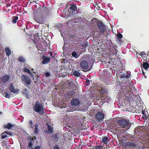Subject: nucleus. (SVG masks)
<instances>
[{
    "label": "nucleus",
    "mask_w": 149,
    "mask_h": 149,
    "mask_svg": "<svg viewBox=\"0 0 149 149\" xmlns=\"http://www.w3.org/2000/svg\"><path fill=\"white\" fill-rule=\"evenodd\" d=\"M77 9V8L76 5L71 4L70 5V7L68 8V11L69 12L70 15H74L75 14V12Z\"/></svg>",
    "instance_id": "6"
},
{
    "label": "nucleus",
    "mask_w": 149,
    "mask_h": 149,
    "mask_svg": "<svg viewBox=\"0 0 149 149\" xmlns=\"http://www.w3.org/2000/svg\"><path fill=\"white\" fill-rule=\"evenodd\" d=\"M141 53L142 55H146L145 53L144 52H141Z\"/></svg>",
    "instance_id": "54"
},
{
    "label": "nucleus",
    "mask_w": 149,
    "mask_h": 149,
    "mask_svg": "<svg viewBox=\"0 0 149 149\" xmlns=\"http://www.w3.org/2000/svg\"><path fill=\"white\" fill-rule=\"evenodd\" d=\"M74 1H79L78 0H74Z\"/></svg>",
    "instance_id": "60"
},
{
    "label": "nucleus",
    "mask_w": 149,
    "mask_h": 149,
    "mask_svg": "<svg viewBox=\"0 0 149 149\" xmlns=\"http://www.w3.org/2000/svg\"><path fill=\"white\" fill-rule=\"evenodd\" d=\"M42 63L45 64L48 63L50 61L51 58L50 57H48L43 55L42 57Z\"/></svg>",
    "instance_id": "13"
},
{
    "label": "nucleus",
    "mask_w": 149,
    "mask_h": 149,
    "mask_svg": "<svg viewBox=\"0 0 149 149\" xmlns=\"http://www.w3.org/2000/svg\"><path fill=\"white\" fill-rule=\"evenodd\" d=\"M80 70H74L72 71V74L75 77H79L81 75Z\"/></svg>",
    "instance_id": "19"
},
{
    "label": "nucleus",
    "mask_w": 149,
    "mask_h": 149,
    "mask_svg": "<svg viewBox=\"0 0 149 149\" xmlns=\"http://www.w3.org/2000/svg\"><path fill=\"white\" fill-rule=\"evenodd\" d=\"M47 130H46V132L47 134H51L53 131V129L51 125H49L48 123L47 124Z\"/></svg>",
    "instance_id": "17"
},
{
    "label": "nucleus",
    "mask_w": 149,
    "mask_h": 149,
    "mask_svg": "<svg viewBox=\"0 0 149 149\" xmlns=\"http://www.w3.org/2000/svg\"><path fill=\"white\" fill-rule=\"evenodd\" d=\"M130 91V90H128V91Z\"/></svg>",
    "instance_id": "63"
},
{
    "label": "nucleus",
    "mask_w": 149,
    "mask_h": 149,
    "mask_svg": "<svg viewBox=\"0 0 149 149\" xmlns=\"http://www.w3.org/2000/svg\"><path fill=\"white\" fill-rule=\"evenodd\" d=\"M9 89L10 91L12 92L15 93H17L19 91V90L18 89H15L14 86L13 85V83H11L10 84Z\"/></svg>",
    "instance_id": "14"
},
{
    "label": "nucleus",
    "mask_w": 149,
    "mask_h": 149,
    "mask_svg": "<svg viewBox=\"0 0 149 149\" xmlns=\"http://www.w3.org/2000/svg\"><path fill=\"white\" fill-rule=\"evenodd\" d=\"M127 145L129 147L131 148H134L138 146L136 144L132 142H128Z\"/></svg>",
    "instance_id": "21"
},
{
    "label": "nucleus",
    "mask_w": 149,
    "mask_h": 149,
    "mask_svg": "<svg viewBox=\"0 0 149 149\" xmlns=\"http://www.w3.org/2000/svg\"><path fill=\"white\" fill-rule=\"evenodd\" d=\"M76 12L77 13H81L83 12V11H82V10L81 8H79L77 10H76Z\"/></svg>",
    "instance_id": "45"
},
{
    "label": "nucleus",
    "mask_w": 149,
    "mask_h": 149,
    "mask_svg": "<svg viewBox=\"0 0 149 149\" xmlns=\"http://www.w3.org/2000/svg\"><path fill=\"white\" fill-rule=\"evenodd\" d=\"M6 134L8 135H9L10 136H12L13 135V134L9 132H7L6 131H4L2 133V134Z\"/></svg>",
    "instance_id": "40"
},
{
    "label": "nucleus",
    "mask_w": 149,
    "mask_h": 149,
    "mask_svg": "<svg viewBox=\"0 0 149 149\" xmlns=\"http://www.w3.org/2000/svg\"><path fill=\"white\" fill-rule=\"evenodd\" d=\"M74 36L72 35L71 36H70V38H73Z\"/></svg>",
    "instance_id": "57"
},
{
    "label": "nucleus",
    "mask_w": 149,
    "mask_h": 149,
    "mask_svg": "<svg viewBox=\"0 0 149 149\" xmlns=\"http://www.w3.org/2000/svg\"><path fill=\"white\" fill-rule=\"evenodd\" d=\"M81 103V100L78 98H73L71 100V104L75 107L79 106Z\"/></svg>",
    "instance_id": "9"
},
{
    "label": "nucleus",
    "mask_w": 149,
    "mask_h": 149,
    "mask_svg": "<svg viewBox=\"0 0 149 149\" xmlns=\"http://www.w3.org/2000/svg\"><path fill=\"white\" fill-rule=\"evenodd\" d=\"M53 149H61L59 146L57 144H55L53 147Z\"/></svg>",
    "instance_id": "41"
},
{
    "label": "nucleus",
    "mask_w": 149,
    "mask_h": 149,
    "mask_svg": "<svg viewBox=\"0 0 149 149\" xmlns=\"http://www.w3.org/2000/svg\"><path fill=\"white\" fill-rule=\"evenodd\" d=\"M98 28L100 31L102 33H104L106 31V26L101 21H98L97 22Z\"/></svg>",
    "instance_id": "7"
},
{
    "label": "nucleus",
    "mask_w": 149,
    "mask_h": 149,
    "mask_svg": "<svg viewBox=\"0 0 149 149\" xmlns=\"http://www.w3.org/2000/svg\"><path fill=\"white\" fill-rule=\"evenodd\" d=\"M29 127V128L33 129V121L31 120H30L28 121Z\"/></svg>",
    "instance_id": "28"
},
{
    "label": "nucleus",
    "mask_w": 149,
    "mask_h": 149,
    "mask_svg": "<svg viewBox=\"0 0 149 149\" xmlns=\"http://www.w3.org/2000/svg\"><path fill=\"white\" fill-rule=\"evenodd\" d=\"M109 50H110V52H112V53L113 52V54H116L117 52V49L114 47H112L110 48Z\"/></svg>",
    "instance_id": "29"
},
{
    "label": "nucleus",
    "mask_w": 149,
    "mask_h": 149,
    "mask_svg": "<svg viewBox=\"0 0 149 149\" xmlns=\"http://www.w3.org/2000/svg\"><path fill=\"white\" fill-rule=\"evenodd\" d=\"M74 94L72 91H68L67 93V97L68 98L71 97Z\"/></svg>",
    "instance_id": "34"
},
{
    "label": "nucleus",
    "mask_w": 149,
    "mask_h": 149,
    "mask_svg": "<svg viewBox=\"0 0 149 149\" xmlns=\"http://www.w3.org/2000/svg\"><path fill=\"white\" fill-rule=\"evenodd\" d=\"M33 109V111L38 113L40 115H42L44 114V108L43 105L40 103L39 100L36 102Z\"/></svg>",
    "instance_id": "2"
},
{
    "label": "nucleus",
    "mask_w": 149,
    "mask_h": 149,
    "mask_svg": "<svg viewBox=\"0 0 149 149\" xmlns=\"http://www.w3.org/2000/svg\"><path fill=\"white\" fill-rule=\"evenodd\" d=\"M85 84H86V86H88V85H89L90 84V82L89 80V79H87V78L86 79Z\"/></svg>",
    "instance_id": "46"
},
{
    "label": "nucleus",
    "mask_w": 149,
    "mask_h": 149,
    "mask_svg": "<svg viewBox=\"0 0 149 149\" xmlns=\"http://www.w3.org/2000/svg\"><path fill=\"white\" fill-rule=\"evenodd\" d=\"M35 128L34 130V132L35 134H37L38 133L39 125L37 123H36L35 124Z\"/></svg>",
    "instance_id": "27"
},
{
    "label": "nucleus",
    "mask_w": 149,
    "mask_h": 149,
    "mask_svg": "<svg viewBox=\"0 0 149 149\" xmlns=\"http://www.w3.org/2000/svg\"><path fill=\"white\" fill-rule=\"evenodd\" d=\"M100 8V7H99L98 8H97V9L99 10Z\"/></svg>",
    "instance_id": "61"
},
{
    "label": "nucleus",
    "mask_w": 149,
    "mask_h": 149,
    "mask_svg": "<svg viewBox=\"0 0 149 149\" xmlns=\"http://www.w3.org/2000/svg\"><path fill=\"white\" fill-rule=\"evenodd\" d=\"M109 140V138L107 136L103 137L100 139L101 142L105 144H107L108 143Z\"/></svg>",
    "instance_id": "16"
},
{
    "label": "nucleus",
    "mask_w": 149,
    "mask_h": 149,
    "mask_svg": "<svg viewBox=\"0 0 149 149\" xmlns=\"http://www.w3.org/2000/svg\"><path fill=\"white\" fill-rule=\"evenodd\" d=\"M40 11V12L43 14L42 15H44V16L46 15V17L49 15L51 10L47 8H42Z\"/></svg>",
    "instance_id": "12"
},
{
    "label": "nucleus",
    "mask_w": 149,
    "mask_h": 149,
    "mask_svg": "<svg viewBox=\"0 0 149 149\" xmlns=\"http://www.w3.org/2000/svg\"><path fill=\"white\" fill-rule=\"evenodd\" d=\"M126 82L122 84L121 83V85L122 86V85H123V87L122 88L125 89H129L128 88H130V87L129 86L128 87L127 86H126Z\"/></svg>",
    "instance_id": "37"
},
{
    "label": "nucleus",
    "mask_w": 149,
    "mask_h": 149,
    "mask_svg": "<svg viewBox=\"0 0 149 149\" xmlns=\"http://www.w3.org/2000/svg\"><path fill=\"white\" fill-rule=\"evenodd\" d=\"M100 92L99 93L100 94L102 95L104 94H107L108 93V90L106 88H102L100 90Z\"/></svg>",
    "instance_id": "20"
},
{
    "label": "nucleus",
    "mask_w": 149,
    "mask_h": 149,
    "mask_svg": "<svg viewBox=\"0 0 149 149\" xmlns=\"http://www.w3.org/2000/svg\"><path fill=\"white\" fill-rule=\"evenodd\" d=\"M130 76V74L129 73L127 72L126 74H123L120 75V78H126L127 79H128Z\"/></svg>",
    "instance_id": "24"
},
{
    "label": "nucleus",
    "mask_w": 149,
    "mask_h": 149,
    "mask_svg": "<svg viewBox=\"0 0 149 149\" xmlns=\"http://www.w3.org/2000/svg\"><path fill=\"white\" fill-rule=\"evenodd\" d=\"M33 70H34V69H31V71H32L34 73H36L35 72H33Z\"/></svg>",
    "instance_id": "59"
},
{
    "label": "nucleus",
    "mask_w": 149,
    "mask_h": 149,
    "mask_svg": "<svg viewBox=\"0 0 149 149\" xmlns=\"http://www.w3.org/2000/svg\"><path fill=\"white\" fill-rule=\"evenodd\" d=\"M118 123L120 127L127 130L130 128L131 124L129 121L125 118H121L118 121Z\"/></svg>",
    "instance_id": "4"
},
{
    "label": "nucleus",
    "mask_w": 149,
    "mask_h": 149,
    "mask_svg": "<svg viewBox=\"0 0 149 149\" xmlns=\"http://www.w3.org/2000/svg\"><path fill=\"white\" fill-rule=\"evenodd\" d=\"M23 71L24 72H27L31 77H33V72H31L29 69L26 68L24 67Z\"/></svg>",
    "instance_id": "23"
},
{
    "label": "nucleus",
    "mask_w": 149,
    "mask_h": 149,
    "mask_svg": "<svg viewBox=\"0 0 149 149\" xmlns=\"http://www.w3.org/2000/svg\"><path fill=\"white\" fill-rule=\"evenodd\" d=\"M18 60L21 62L24 63L25 61V58L22 56H20L19 57Z\"/></svg>",
    "instance_id": "31"
},
{
    "label": "nucleus",
    "mask_w": 149,
    "mask_h": 149,
    "mask_svg": "<svg viewBox=\"0 0 149 149\" xmlns=\"http://www.w3.org/2000/svg\"><path fill=\"white\" fill-rule=\"evenodd\" d=\"M102 149H108V148H107V147H104V148L103 147Z\"/></svg>",
    "instance_id": "56"
},
{
    "label": "nucleus",
    "mask_w": 149,
    "mask_h": 149,
    "mask_svg": "<svg viewBox=\"0 0 149 149\" xmlns=\"http://www.w3.org/2000/svg\"><path fill=\"white\" fill-rule=\"evenodd\" d=\"M3 95L6 98H10L11 97L10 93H8L7 92H5L3 94Z\"/></svg>",
    "instance_id": "35"
},
{
    "label": "nucleus",
    "mask_w": 149,
    "mask_h": 149,
    "mask_svg": "<svg viewBox=\"0 0 149 149\" xmlns=\"http://www.w3.org/2000/svg\"><path fill=\"white\" fill-rule=\"evenodd\" d=\"M22 81L26 86L29 85L31 83V79L28 76L23 74L21 77Z\"/></svg>",
    "instance_id": "5"
},
{
    "label": "nucleus",
    "mask_w": 149,
    "mask_h": 149,
    "mask_svg": "<svg viewBox=\"0 0 149 149\" xmlns=\"http://www.w3.org/2000/svg\"><path fill=\"white\" fill-rule=\"evenodd\" d=\"M118 44L121 45L122 44H123V43L122 41H121V39H118Z\"/></svg>",
    "instance_id": "49"
},
{
    "label": "nucleus",
    "mask_w": 149,
    "mask_h": 149,
    "mask_svg": "<svg viewBox=\"0 0 149 149\" xmlns=\"http://www.w3.org/2000/svg\"><path fill=\"white\" fill-rule=\"evenodd\" d=\"M23 93L26 95H28V92L27 89H24L23 91Z\"/></svg>",
    "instance_id": "44"
},
{
    "label": "nucleus",
    "mask_w": 149,
    "mask_h": 149,
    "mask_svg": "<svg viewBox=\"0 0 149 149\" xmlns=\"http://www.w3.org/2000/svg\"><path fill=\"white\" fill-rule=\"evenodd\" d=\"M18 18L17 16H15L13 17L12 20V22L13 23H16L17 22V20L18 19Z\"/></svg>",
    "instance_id": "38"
},
{
    "label": "nucleus",
    "mask_w": 149,
    "mask_h": 149,
    "mask_svg": "<svg viewBox=\"0 0 149 149\" xmlns=\"http://www.w3.org/2000/svg\"><path fill=\"white\" fill-rule=\"evenodd\" d=\"M78 18H77L76 19L75 18H73L72 19V22H74L75 23H79V21H78Z\"/></svg>",
    "instance_id": "42"
},
{
    "label": "nucleus",
    "mask_w": 149,
    "mask_h": 149,
    "mask_svg": "<svg viewBox=\"0 0 149 149\" xmlns=\"http://www.w3.org/2000/svg\"><path fill=\"white\" fill-rule=\"evenodd\" d=\"M45 76L48 77L49 76L50 73L49 72H47L45 74Z\"/></svg>",
    "instance_id": "51"
},
{
    "label": "nucleus",
    "mask_w": 149,
    "mask_h": 149,
    "mask_svg": "<svg viewBox=\"0 0 149 149\" xmlns=\"http://www.w3.org/2000/svg\"><path fill=\"white\" fill-rule=\"evenodd\" d=\"M116 133L118 135V136L120 138H123L125 137V131L124 130L119 129V128H116Z\"/></svg>",
    "instance_id": "8"
},
{
    "label": "nucleus",
    "mask_w": 149,
    "mask_h": 149,
    "mask_svg": "<svg viewBox=\"0 0 149 149\" xmlns=\"http://www.w3.org/2000/svg\"><path fill=\"white\" fill-rule=\"evenodd\" d=\"M117 38L118 39H120L123 38L122 35L120 33H118L117 34Z\"/></svg>",
    "instance_id": "39"
},
{
    "label": "nucleus",
    "mask_w": 149,
    "mask_h": 149,
    "mask_svg": "<svg viewBox=\"0 0 149 149\" xmlns=\"http://www.w3.org/2000/svg\"><path fill=\"white\" fill-rule=\"evenodd\" d=\"M104 115V113L101 111H99L97 113L95 116V119L98 121L103 120Z\"/></svg>",
    "instance_id": "11"
},
{
    "label": "nucleus",
    "mask_w": 149,
    "mask_h": 149,
    "mask_svg": "<svg viewBox=\"0 0 149 149\" xmlns=\"http://www.w3.org/2000/svg\"><path fill=\"white\" fill-rule=\"evenodd\" d=\"M33 143L32 142V141L30 140L28 143V149H33Z\"/></svg>",
    "instance_id": "33"
},
{
    "label": "nucleus",
    "mask_w": 149,
    "mask_h": 149,
    "mask_svg": "<svg viewBox=\"0 0 149 149\" xmlns=\"http://www.w3.org/2000/svg\"><path fill=\"white\" fill-rule=\"evenodd\" d=\"M39 13L36 12L33 15L34 19L37 22L41 24H44L47 20L46 15L44 16L41 12Z\"/></svg>",
    "instance_id": "1"
},
{
    "label": "nucleus",
    "mask_w": 149,
    "mask_h": 149,
    "mask_svg": "<svg viewBox=\"0 0 149 149\" xmlns=\"http://www.w3.org/2000/svg\"><path fill=\"white\" fill-rule=\"evenodd\" d=\"M61 137L62 135L60 132L54 133L52 136L53 140L57 142L61 141Z\"/></svg>",
    "instance_id": "10"
},
{
    "label": "nucleus",
    "mask_w": 149,
    "mask_h": 149,
    "mask_svg": "<svg viewBox=\"0 0 149 149\" xmlns=\"http://www.w3.org/2000/svg\"><path fill=\"white\" fill-rule=\"evenodd\" d=\"M1 79L2 81L5 83L9 81V77L8 74H6L2 77Z\"/></svg>",
    "instance_id": "18"
},
{
    "label": "nucleus",
    "mask_w": 149,
    "mask_h": 149,
    "mask_svg": "<svg viewBox=\"0 0 149 149\" xmlns=\"http://www.w3.org/2000/svg\"><path fill=\"white\" fill-rule=\"evenodd\" d=\"M87 56V55H84L80 59L79 65L82 71L84 72L88 71L89 70L88 62L85 60Z\"/></svg>",
    "instance_id": "3"
},
{
    "label": "nucleus",
    "mask_w": 149,
    "mask_h": 149,
    "mask_svg": "<svg viewBox=\"0 0 149 149\" xmlns=\"http://www.w3.org/2000/svg\"><path fill=\"white\" fill-rule=\"evenodd\" d=\"M5 51L6 55L7 56H9L11 54V50L8 47H6L5 48Z\"/></svg>",
    "instance_id": "25"
},
{
    "label": "nucleus",
    "mask_w": 149,
    "mask_h": 149,
    "mask_svg": "<svg viewBox=\"0 0 149 149\" xmlns=\"http://www.w3.org/2000/svg\"><path fill=\"white\" fill-rule=\"evenodd\" d=\"M144 149L143 148H140V149Z\"/></svg>",
    "instance_id": "62"
},
{
    "label": "nucleus",
    "mask_w": 149,
    "mask_h": 149,
    "mask_svg": "<svg viewBox=\"0 0 149 149\" xmlns=\"http://www.w3.org/2000/svg\"><path fill=\"white\" fill-rule=\"evenodd\" d=\"M40 148L41 147L40 146H37L35 147L34 149H40Z\"/></svg>",
    "instance_id": "52"
},
{
    "label": "nucleus",
    "mask_w": 149,
    "mask_h": 149,
    "mask_svg": "<svg viewBox=\"0 0 149 149\" xmlns=\"http://www.w3.org/2000/svg\"><path fill=\"white\" fill-rule=\"evenodd\" d=\"M1 135V138L2 139H5L7 136L6 135L2 134H2Z\"/></svg>",
    "instance_id": "50"
},
{
    "label": "nucleus",
    "mask_w": 149,
    "mask_h": 149,
    "mask_svg": "<svg viewBox=\"0 0 149 149\" xmlns=\"http://www.w3.org/2000/svg\"><path fill=\"white\" fill-rule=\"evenodd\" d=\"M69 86L73 88L74 86V81L72 79H70L67 82Z\"/></svg>",
    "instance_id": "22"
},
{
    "label": "nucleus",
    "mask_w": 149,
    "mask_h": 149,
    "mask_svg": "<svg viewBox=\"0 0 149 149\" xmlns=\"http://www.w3.org/2000/svg\"><path fill=\"white\" fill-rule=\"evenodd\" d=\"M143 127L142 126H137L136 127L134 130L135 133L139 136L141 134V131L142 130L141 129Z\"/></svg>",
    "instance_id": "15"
},
{
    "label": "nucleus",
    "mask_w": 149,
    "mask_h": 149,
    "mask_svg": "<svg viewBox=\"0 0 149 149\" xmlns=\"http://www.w3.org/2000/svg\"><path fill=\"white\" fill-rule=\"evenodd\" d=\"M71 55L73 57L75 58H78L80 55V54L78 55V52L76 51L72 52L71 53Z\"/></svg>",
    "instance_id": "26"
},
{
    "label": "nucleus",
    "mask_w": 149,
    "mask_h": 149,
    "mask_svg": "<svg viewBox=\"0 0 149 149\" xmlns=\"http://www.w3.org/2000/svg\"><path fill=\"white\" fill-rule=\"evenodd\" d=\"M142 74L144 75L145 78H146L147 77L145 75V73L143 71H142Z\"/></svg>",
    "instance_id": "53"
},
{
    "label": "nucleus",
    "mask_w": 149,
    "mask_h": 149,
    "mask_svg": "<svg viewBox=\"0 0 149 149\" xmlns=\"http://www.w3.org/2000/svg\"><path fill=\"white\" fill-rule=\"evenodd\" d=\"M69 4H67L66 5V7H69Z\"/></svg>",
    "instance_id": "58"
},
{
    "label": "nucleus",
    "mask_w": 149,
    "mask_h": 149,
    "mask_svg": "<svg viewBox=\"0 0 149 149\" xmlns=\"http://www.w3.org/2000/svg\"><path fill=\"white\" fill-rule=\"evenodd\" d=\"M128 138L130 139L131 141H134L136 140V138L133 135L129 134L128 136Z\"/></svg>",
    "instance_id": "36"
},
{
    "label": "nucleus",
    "mask_w": 149,
    "mask_h": 149,
    "mask_svg": "<svg viewBox=\"0 0 149 149\" xmlns=\"http://www.w3.org/2000/svg\"><path fill=\"white\" fill-rule=\"evenodd\" d=\"M95 149H102L103 146H102L98 145L95 146H94Z\"/></svg>",
    "instance_id": "43"
},
{
    "label": "nucleus",
    "mask_w": 149,
    "mask_h": 149,
    "mask_svg": "<svg viewBox=\"0 0 149 149\" xmlns=\"http://www.w3.org/2000/svg\"><path fill=\"white\" fill-rule=\"evenodd\" d=\"M143 65V68L147 70L149 68V64L147 62H144Z\"/></svg>",
    "instance_id": "32"
},
{
    "label": "nucleus",
    "mask_w": 149,
    "mask_h": 149,
    "mask_svg": "<svg viewBox=\"0 0 149 149\" xmlns=\"http://www.w3.org/2000/svg\"><path fill=\"white\" fill-rule=\"evenodd\" d=\"M50 56L52 57V58L54 59V57L53 56H52V55L53 54L51 52H50Z\"/></svg>",
    "instance_id": "55"
},
{
    "label": "nucleus",
    "mask_w": 149,
    "mask_h": 149,
    "mask_svg": "<svg viewBox=\"0 0 149 149\" xmlns=\"http://www.w3.org/2000/svg\"><path fill=\"white\" fill-rule=\"evenodd\" d=\"M13 126L10 123H8L7 125H4V127L5 128H7L8 129H10Z\"/></svg>",
    "instance_id": "30"
},
{
    "label": "nucleus",
    "mask_w": 149,
    "mask_h": 149,
    "mask_svg": "<svg viewBox=\"0 0 149 149\" xmlns=\"http://www.w3.org/2000/svg\"><path fill=\"white\" fill-rule=\"evenodd\" d=\"M98 21H99L98 20V19L96 18H93L92 19V21L94 23L96 22H97Z\"/></svg>",
    "instance_id": "47"
},
{
    "label": "nucleus",
    "mask_w": 149,
    "mask_h": 149,
    "mask_svg": "<svg viewBox=\"0 0 149 149\" xmlns=\"http://www.w3.org/2000/svg\"><path fill=\"white\" fill-rule=\"evenodd\" d=\"M83 47H86L87 46V42H84L82 44Z\"/></svg>",
    "instance_id": "48"
}]
</instances>
